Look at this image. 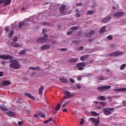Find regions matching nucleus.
I'll use <instances>...</instances> for the list:
<instances>
[{
    "label": "nucleus",
    "instance_id": "nucleus-21",
    "mask_svg": "<svg viewBox=\"0 0 126 126\" xmlns=\"http://www.w3.org/2000/svg\"><path fill=\"white\" fill-rule=\"evenodd\" d=\"M105 30H106V26H103L100 29L99 32V33L100 34H101V33H104Z\"/></svg>",
    "mask_w": 126,
    "mask_h": 126
},
{
    "label": "nucleus",
    "instance_id": "nucleus-44",
    "mask_svg": "<svg viewBox=\"0 0 126 126\" xmlns=\"http://www.w3.org/2000/svg\"><path fill=\"white\" fill-rule=\"evenodd\" d=\"M24 123L23 122H18V125L19 126H22V125H23Z\"/></svg>",
    "mask_w": 126,
    "mask_h": 126
},
{
    "label": "nucleus",
    "instance_id": "nucleus-5",
    "mask_svg": "<svg viewBox=\"0 0 126 126\" xmlns=\"http://www.w3.org/2000/svg\"><path fill=\"white\" fill-rule=\"evenodd\" d=\"M65 96L63 97V100L64 99H67L68 98H71V97H73L74 96V94H71L69 91H65Z\"/></svg>",
    "mask_w": 126,
    "mask_h": 126
},
{
    "label": "nucleus",
    "instance_id": "nucleus-31",
    "mask_svg": "<svg viewBox=\"0 0 126 126\" xmlns=\"http://www.w3.org/2000/svg\"><path fill=\"white\" fill-rule=\"evenodd\" d=\"M94 14V11L93 10H88L87 12V15H90L91 14Z\"/></svg>",
    "mask_w": 126,
    "mask_h": 126
},
{
    "label": "nucleus",
    "instance_id": "nucleus-53",
    "mask_svg": "<svg viewBox=\"0 0 126 126\" xmlns=\"http://www.w3.org/2000/svg\"><path fill=\"white\" fill-rule=\"evenodd\" d=\"M69 80L71 83H74V80L73 79H70Z\"/></svg>",
    "mask_w": 126,
    "mask_h": 126
},
{
    "label": "nucleus",
    "instance_id": "nucleus-6",
    "mask_svg": "<svg viewBox=\"0 0 126 126\" xmlns=\"http://www.w3.org/2000/svg\"><path fill=\"white\" fill-rule=\"evenodd\" d=\"M90 120L93 123V124H94V126H98V125L100 124V120H97L94 118H91Z\"/></svg>",
    "mask_w": 126,
    "mask_h": 126
},
{
    "label": "nucleus",
    "instance_id": "nucleus-20",
    "mask_svg": "<svg viewBox=\"0 0 126 126\" xmlns=\"http://www.w3.org/2000/svg\"><path fill=\"white\" fill-rule=\"evenodd\" d=\"M89 55H84L80 57V60H81V61H84V60H86L87 58H89Z\"/></svg>",
    "mask_w": 126,
    "mask_h": 126
},
{
    "label": "nucleus",
    "instance_id": "nucleus-62",
    "mask_svg": "<svg viewBox=\"0 0 126 126\" xmlns=\"http://www.w3.org/2000/svg\"><path fill=\"white\" fill-rule=\"evenodd\" d=\"M97 109H101L102 108L101 106H97Z\"/></svg>",
    "mask_w": 126,
    "mask_h": 126
},
{
    "label": "nucleus",
    "instance_id": "nucleus-54",
    "mask_svg": "<svg viewBox=\"0 0 126 126\" xmlns=\"http://www.w3.org/2000/svg\"><path fill=\"white\" fill-rule=\"evenodd\" d=\"M48 123H49V120H46L45 121H44L43 122V124H45V125H47V124H48Z\"/></svg>",
    "mask_w": 126,
    "mask_h": 126
},
{
    "label": "nucleus",
    "instance_id": "nucleus-46",
    "mask_svg": "<svg viewBox=\"0 0 126 126\" xmlns=\"http://www.w3.org/2000/svg\"><path fill=\"white\" fill-rule=\"evenodd\" d=\"M80 16H81V15H80L79 14V13H77L76 15H75V17H80Z\"/></svg>",
    "mask_w": 126,
    "mask_h": 126
},
{
    "label": "nucleus",
    "instance_id": "nucleus-15",
    "mask_svg": "<svg viewBox=\"0 0 126 126\" xmlns=\"http://www.w3.org/2000/svg\"><path fill=\"white\" fill-rule=\"evenodd\" d=\"M93 34H95V31L92 30L90 32V33L85 34V36L87 38H90V37H91Z\"/></svg>",
    "mask_w": 126,
    "mask_h": 126
},
{
    "label": "nucleus",
    "instance_id": "nucleus-9",
    "mask_svg": "<svg viewBox=\"0 0 126 126\" xmlns=\"http://www.w3.org/2000/svg\"><path fill=\"white\" fill-rule=\"evenodd\" d=\"M46 41H47V38H45L44 37H39L38 39H37L36 42H37V43L43 44L44 43H46Z\"/></svg>",
    "mask_w": 126,
    "mask_h": 126
},
{
    "label": "nucleus",
    "instance_id": "nucleus-12",
    "mask_svg": "<svg viewBox=\"0 0 126 126\" xmlns=\"http://www.w3.org/2000/svg\"><path fill=\"white\" fill-rule=\"evenodd\" d=\"M110 20H111V17L107 16L104 19H102L101 22H102V23H107V22H108V21H110Z\"/></svg>",
    "mask_w": 126,
    "mask_h": 126
},
{
    "label": "nucleus",
    "instance_id": "nucleus-56",
    "mask_svg": "<svg viewBox=\"0 0 126 126\" xmlns=\"http://www.w3.org/2000/svg\"><path fill=\"white\" fill-rule=\"evenodd\" d=\"M3 75V72H0V77H1Z\"/></svg>",
    "mask_w": 126,
    "mask_h": 126
},
{
    "label": "nucleus",
    "instance_id": "nucleus-52",
    "mask_svg": "<svg viewBox=\"0 0 126 126\" xmlns=\"http://www.w3.org/2000/svg\"><path fill=\"white\" fill-rule=\"evenodd\" d=\"M42 32H43V33H46V32H47V29H42Z\"/></svg>",
    "mask_w": 126,
    "mask_h": 126
},
{
    "label": "nucleus",
    "instance_id": "nucleus-32",
    "mask_svg": "<svg viewBox=\"0 0 126 126\" xmlns=\"http://www.w3.org/2000/svg\"><path fill=\"white\" fill-rule=\"evenodd\" d=\"M61 109V104H58L55 107V110L56 111H59Z\"/></svg>",
    "mask_w": 126,
    "mask_h": 126
},
{
    "label": "nucleus",
    "instance_id": "nucleus-63",
    "mask_svg": "<svg viewBox=\"0 0 126 126\" xmlns=\"http://www.w3.org/2000/svg\"><path fill=\"white\" fill-rule=\"evenodd\" d=\"M33 117H34L35 118H38V114H36L34 115H33Z\"/></svg>",
    "mask_w": 126,
    "mask_h": 126
},
{
    "label": "nucleus",
    "instance_id": "nucleus-58",
    "mask_svg": "<svg viewBox=\"0 0 126 126\" xmlns=\"http://www.w3.org/2000/svg\"><path fill=\"white\" fill-rule=\"evenodd\" d=\"M77 80H78V81H80V80H81V77L78 76L77 77Z\"/></svg>",
    "mask_w": 126,
    "mask_h": 126
},
{
    "label": "nucleus",
    "instance_id": "nucleus-39",
    "mask_svg": "<svg viewBox=\"0 0 126 126\" xmlns=\"http://www.w3.org/2000/svg\"><path fill=\"white\" fill-rule=\"evenodd\" d=\"M25 53V50H23L21 51L19 53V55H24Z\"/></svg>",
    "mask_w": 126,
    "mask_h": 126
},
{
    "label": "nucleus",
    "instance_id": "nucleus-23",
    "mask_svg": "<svg viewBox=\"0 0 126 126\" xmlns=\"http://www.w3.org/2000/svg\"><path fill=\"white\" fill-rule=\"evenodd\" d=\"M59 80L61 81V82H63V83H67V80L65 78H60Z\"/></svg>",
    "mask_w": 126,
    "mask_h": 126
},
{
    "label": "nucleus",
    "instance_id": "nucleus-51",
    "mask_svg": "<svg viewBox=\"0 0 126 126\" xmlns=\"http://www.w3.org/2000/svg\"><path fill=\"white\" fill-rule=\"evenodd\" d=\"M76 87H77V88H78V89H81V86H80V85H76Z\"/></svg>",
    "mask_w": 126,
    "mask_h": 126
},
{
    "label": "nucleus",
    "instance_id": "nucleus-18",
    "mask_svg": "<svg viewBox=\"0 0 126 126\" xmlns=\"http://www.w3.org/2000/svg\"><path fill=\"white\" fill-rule=\"evenodd\" d=\"M2 84L3 86H8V85L10 84V82L8 81H3L2 82Z\"/></svg>",
    "mask_w": 126,
    "mask_h": 126
},
{
    "label": "nucleus",
    "instance_id": "nucleus-38",
    "mask_svg": "<svg viewBox=\"0 0 126 126\" xmlns=\"http://www.w3.org/2000/svg\"><path fill=\"white\" fill-rule=\"evenodd\" d=\"M85 123L84 119L82 118L81 119V122H80V125H84Z\"/></svg>",
    "mask_w": 126,
    "mask_h": 126
},
{
    "label": "nucleus",
    "instance_id": "nucleus-64",
    "mask_svg": "<svg viewBox=\"0 0 126 126\" xmlns=\"http://www.w3.org/2000/svg\"><path fill=\"white\" fill-rule=\"evenodd\" d=\"M44 37H45V38H48V34H44Z\"/></svg>",
    "mask_w": 126,
    "mask_h": 126
},
{
    "label": "nucleus",
    "instance_id": "nucleus-30",
    "mask_svg": "<svg viewBox=\"0 0 126 126\" xmlns=\"http://www.w3.org/2000/svg\"><path fill=\"white\" fill-rule=\"evenodd\" d=\"M70 62H71V63H76V62H77V61H78V59L76 58V59H70Z\"/></svg>",
    "mask_w": 126,
    "mask_h": 126
},
{
    "label": "nucleus",
    "instance_id": "nucleus-59",
    "mask_svg": "<svg viewBox=\"0 0 126 126\" xmlns=\"http://www.w3.org/2000/svg\"><path fill=\"white\" fill-rule=\"evenodd\" d=\"M25 10V7H23L22 8H21V11H24Z\"/></svg>",
    "mask_w": 126,
    "mask_h": 126
},
{
    "label": "nucleus",
    "instance_id": "nucleus-40",
    "mask_svg": "<svg viewBox=\"0 0 126 126\" xmlns=\"http://www.w3.org/2000/svg\"><path fill=\"white\" fill-rule=\"evenodd\" d=\"M83 5V3L80 2V3H76V6H82Z\"/></svg>",
    "mask_w": 126,
    "mask_h": 126
},
{
    "label": "nucleus",
    "instance_id": "nucleus-17",
    "mask_svg": "<svg viewBox=\"0 0 126 126\" xmlns=\"http://www.w3.org/2000/svg\"><path fill=\"white\" fill-rule=\"evenodd\" d=\"M25 96H27V97H29V98H30L31 99H32L33 100H35V97L33 96V95H31L29 93H25L24 94Z\"/></svg>",
    "mask_w": 126,
    "mask_h": 126
},
{
    "label": "nucleus",
    "instance_id": "nucleus-45",
    "mask_svg": "<svg viewBox=\"0 0 126 126\" xmlns=\"http://www.w3.org/2000/svg\"><path fill=\"white\" fill-rule=\"evenodd\" d=\"M98 79L99 80H103L104 79V77L103 76H100L98 77Z\"/></svg>",
    "mask_w": 126,
    "mask_h": 126
},
{
    "label": "nucleus",
    "instance_id": "nucleus-57",
    "mask_svg": "<svg viewBox=\"0 0 126 126\" xmlns=\"http://www.w3.org/2000/svg\"><path fill=\"white\" fill-rule=\"evenodd\" d=\"M126 100H123V105H124L125 107H126Z\"/></svg>",
    "mask_w": 126,
    "mask_h": 126
},
{
    "label": "nucleus",
    "instance_id": "nucleus-33",
    "mask_svg": "<svg viewBox=\"0 0 126 126\" xmlns=\"http://www.w3.org/2000/svg\"><path fill=\"white\" fill-rule=\"evenodd\" d=\"M91 114H92V115H93L94 116H99V114L97 113V112H96L95 111H91Z\"/></svg>",
    "mask_w": 126,
    "mask_h": 126
},
{
    "label": "nucleus",
    "instance_id": "nucleus-13",
    "mask_svg": "<svg viewBox=\"0 0 126 126\" xmlns=\"http://www.w3.org/2000/svg\"><path fill=\"white\" fill-rule=\"evenodd\" d=\"M6 114L7 116H9V117H15L16 116V114H15V113L10 111L6 112Z\"/></svg>",
    "mask_w": 126,
    "mask_h": 126
},
{
    "label": "nucleus",
    "instance_id": "nucleus-61",
    "mask_svg": "<svg viewBox=\"0 0 126 126\" xmlns=\"http://www.w3.org/2000/svg\"><path fill=\"white\" fill-rule=\"evenodd\" d=\"M3 1H4V0H0V5L1 4V3H2V2H3Z\"/></svg>",
    "mask_w": 126,
    "mask_h": 126
},
{
    "label": "nucleus",
    "instance_id": "nucleus-11",
    "mask_svg": "<svg viewBox=\"0 0 126 126\" xmlns=\"http://www.w3.org/2000/svg\"><path fill=\"white\" fill-rule=\"evenodd\" d=\"M125 14V12H119L113 15L114 17H121V16H123Z\"/></svg>",
    "mask_w": 126,
    "mask_h": 126
},
{
    "label": "nucleus",
    "instance_id": "nucleus-10",
    "mask_svg": "<svg viewBox=\"0 0 126 126\" xmlns=\"http://www.w3.org/2000/svg\"><path fill=\"white\" fill-rule=\"evenodd\" d=\"M124 53L123 52H115L110 54V56L111 57H117V56H120L121 55H123Z\"/></svg>",
    "mask_w": 126,
    "mask_h": 126
},
{
    "label": "nucleus",
    "instance_id": "nucleus-26",
    "mask_svg": "<svg viewBox=\"0 0 126 126\" xmlns=\"http://www.w3.org/2000/svg\"><path fill=\"white\" fill-rule=\"evenodd\" d=\"M126 64L124 63L120 66L119 68H120V70H123L125 69V68L126 67Z\"/></svg>",
    "mask_w": 126,
    "mask_h": 126
},
{
    "label": "nucleus",
    "instance_id": "nucleus-19",
    "mask_svg": "<svg viewBox=\"0 0 126 126\" xmlns=\"http://www.w3.org/2000/svg\"><path fill=\"white\" fill-rule=\"evenodd\" d=\"M44 90V86H41L39 89V95H42L43 94V91Z\"/></svg>",
    "mask_w": 126,
    "mask_h": 126
},
{
    "label": "nucleus",
    "instance_id": "nucleus-14",
    "mask_svg": "<svg viewBox=\"0 0 126 126\" xmlns=\"http://www.w3.org/2000/svg\"><path fill=\"white\" fill-rule=\"evenodd\" d=\"M50 48H51V46L49 44H45L41 47V49L42 51H44V50H48Z\"/></svg>",
    "mask_w": 126,
    "mask_h": 126
},
{
    "label": "nucleus",
    "instance_id": "nucleus-50",
    "mask_svg": "<svg viewBox=\"0 0 126 126\" xmlns=\"http://www.w3.org/2000/svg\"><path fill=\"white\" fill-rule=\"evenodd\" d=\"M5 31H6V32H9V28H8V27H6V28H5Z\"/></svg>",
    "mask_w": 126,
    "mask_h": 126
},
{
    "label": "nucleus",
    "instance_id": "nucleus-55",
    "mask_svg": "<svg viewBox=\"0 0 126 126\" xmlns=\"http://www.w3.org/2000/svg\"><path fill=\"white\" fill-rule=\"evenodd\" d=\"M107 99H108V100H109L110 102H111V101H112V96L108 97Z\"/></svg>",
    "mask_w": 126,
    "mask_h": 126
},
{
    "label": "nucleus",
    "instance_id": "nucleus-49",
    "mask_svg": "<svg viewBox=\"0 0 126 126\" xmlns=\"http://www.w3.org/2000/svg\"><path fill=\"white\" fill-rule=\"evenodd\" d=\"M71 34H72V32H71V31L68 32H67V35H71Z\"/></svg>",
    "mask_w": 126,
    "mask_h": 126
},
{
    "label": "nucleus",
    "instance_id": "nucleus-22",
    "mask_svg": "<svg viewBox=\"0 0 126 126\" xmlns=\"http://www.w3.org/2000/svg\"><path fill=\"white\" fill-rule=\"evenodd\" d=\"M97 99H98V100H101V101H105V100H106V97L101 95L97 96Z\"/></svg>",
    "mask_w": 126,
    "mask_h": 126
},
{
    "label": "nucleus",
    "instance_id": "nucleus-2",
    "mask_svg": "<svg viewBox=\"0 0 126 126\" xmlns=\"http://www.w3.org/2000/svg\"><path fill=\"white\" fill-rule=\"evenodd\" d=\"M114 110H115V108H114L113 107H111V108L106 107L102 109V111L103 112L105 116H110V115L112 114V111Z\"/></svg>",
    "mask_w": 126,
    "mask_h": 126
},
{
    "label": "nucleus",
    "instance_id": "nucleus-29",
    "mask_svg": "<svg viewBox=\"0 0 126 126\" xmlns=\"http://www.w3.org/2000/svg\"><path fill=\"white\" fill-rule=\"evenodd\" d=\"M29 69H32L33 70H39V69H40V67H30Z\"/></svg>",
    "mask_w": 126,
    "mask_h": 126
},
{
    "label": "nucleus",
    "instance_id": "nucleus-48",
    "mask_svg": "<svg viewBox=\"0 0 126 126\" xmlns=\"http://www.w3.org/2000/svg\"><path fill=\"white\" fill-rule=\"evenodd\" d=\"M66 50H67L66 48H62L61 49V52H65V51Z\"/></svg>",
    "mask_w": 126,
    "mask_h": 126
},
{
    "label": "nucleus",
    "instance_id": "nucleus-37",
    "mask_svg": "<svg viewBox=\"0 0 126 126\" xmlns=\"http://www.w3.org/2000/svg\"><path fill=\"white\" fill-rule=\"evenodd\" d=\"M18 40V37H15L13 38V39H12V42H15L17 41Z\"/></svg>",
    "mask_w": 126,
    "mask_h": 126
},
{
    "label": "nucleus",
    "instance_id": "nucleus-47",
    "mask_svg": "<svg viewBox=\"0 0 126 126\" xmlns=\"http://www.w3.org/2000/svg\"><path fill=\"white\" fill-rule=\"evenodd\" d=\"M83 49H84V47H83L82 46H81L80 48H79V50L80 51H83Z\"/></svg>",
    "mask_w": 126,
    "mask_h": 126
},
{
    "label": "nucleus",
    "instance_id": "nucleus-7",
    "mask_svg": "<svg viewBox=\"0 0 126 126\" xmlns=\"http://www.w3.org/2000/svg\"><path fill=\"white\" fill-rule=\"evenodd\" d=\"M66 7V6L64 4H62L60 7V12L61 13V14H63V15H65V13L64 12V11L65 10V8Z\"/></svg>",
    "mask_w": 126,
    "mask_h": 126
},
{
    "label": "nucleus",
    "instance_id": "nucleus-36",
    "mask_svg": "<svg viewBox=\"0 0 126 126\" xmlns=\"http://www.w3.org/2000/svg\"><path fill=\"white\" fill-rule=\"evenodd\" d=\"M25 23L24 22H21L19 24V28H21L23 25H24Z\"/></svg>",
    "mask_w": 126,
    "mask_h": 126
},
{
    "label": "nucleus",
    "instance_id": "nucleus-8",
    "mask_svg": "<svg viewBox=\"0 0 126 126\" xmlns=\"http://www.w3.org/2000/svg\"><path fill=\"white\" fill-rule=\"evenodd\" d=\"M0 58L3 59L4 60H12V59H13V57H12V56H10V55H2L0 56Z\"/></svg>",
    "mask_w": 126,
    "mask_h": 126
},
{
    "label": "nucleus",
    "instance_id": "nucleus-42",
    "mask_svg": "<svg viewBox=\"0 0 126 126\" xmlns=\"http://www.w3.org/2000/svg\"><path fill=\"white\" fill-rule=\"evenodd\" d=\"M107 39L108 40H112L113 39V35H109L107 36Z\"/></svg>",
    "mask_w": 126,
    "mask_h": 126
},
{
    "label": "nucleus",
    "instance_id": "nucleus-1",
    "mask_svg": "<svg viewBox=\"0 0 126 126\" xmlns=\"http://www.w3.org/2000/svg\"><path fill=\"white\" fill-rule=\"evenodd\" d=\"M11 63L9 64V67L14 69H18L20 68V63L19 61L15 60H10Z\"/></svg>",
    "mask_w": 126,
    "mask_h": 126
},
{
    "label": "nucleus",
    "instance_id": "nucleus-43",
    "mask_svg": "<svg viewBox=\"0 0 126 126\" xmlns=\"http://www.w3.org/2000/svg\"><path fill=\"white\" fill-rule=\"evenodd\" d=\"M87 63V64L86 65H87V64H92L93 63V61H91V60H90L88 61V63L86 62Z\"/></svg>",
    "mask_w": 126,
    "mask_h": 126
},
{
    "label": "nucleus",
    "instance_id": "nucleus-4",
    "mask_svg": "<svg viewBox=\"0 0 126 126\" xmlns=\"http://www.w3.org/2000/svg\"><path fill=\"white\" fill-rule=\"evenodd\" d=\"M86 64H87V63H79L76 65V66L78 70H83L84 67L86 66Z\"/></svg>",
    "mask_w": 126,
    "mask_h": 126
},
{
    "label": "nucleus",
    "instance_id": "nucleus-25",
    "mask_svg": "<svg viewBox=\"0 0 126 126\" xmlns=\"http://www.w3.org/2000/svg\"><path fill=\"white\" fill-rule=\"evenodd\" d=\"M114 91H124L125 92H126V88H121V89H115Z\"/></svg>",
    "mask_w": 126,
    "mask_h": 126
},
{
    "label": "nucleus",
    "instance_id": "nucleus-41",
    "mask_svg": "<svg viewBox=\"0 0 126 126\" xmlns=\"http://www.w3.org/2000/svg\"><path fill=\"white\" fill-rule=\"evenodd\" d=\"M99 104L100 105H102V106H105V105H106V103L104 101H100L99 102Z\"/></svg>",
    "mask_w": 126,
    "mask_h": 126
},
{
    "label": "nucleus",
    "instance_id": "nucleus-60",
    "mask_svg": "<svg viewBox=\"0 0 126 126\" xmlns=\"http://www.w3.org/2000/svg\"><path fill=\"white\" fill-rule=\"evenodd\" d=\"M52 120H53V118L52 117H50L49 118V120H48V121L50 122H52Z\"/></svg>",
    "mask_w": 126,
    "mask_h": 126
},
{
    "label": "nucleus",
    "instance_id": "nucleus-35",
    "mask_svg": "<svg viewBox=\"0 0 126 126\" xmlns=\"http://www.w3.org/2000/svg\"><path fill=\"white\" fill-rule=\"evenodd\" d=\"M70 30H72L73 31H76L78 29L77 27H72L70 28Z\"/></svg>",
    "mask_w": 126,
    "mask_h": 126
},
{
    "label": "nucleus",
    "instance_id": "nucleus-28",
    "mask_svg": "<svg viewBox=\"0 0 126 126\" xmlns=\"http://www.w3.org/2000/svg\"><path fill=\"white\" fill-rule=\"evenodd\" d=\"M38 115H39V116L41 117V118H45L46 117V115H45V114H44V113H43V112H39Z\"/></svg>",
    "mask_w": 126,
    "mask_h": 126
},
{
    "label": "nucleus",
    "instance_id": "nucleus-34",
    "mask_svg": "<svg viewBox=\"0 0 126 126\" xmlns=\"http://www.w3.org/2000/svg\"><path fill=\"white\" fill-rule=\"evenodd\" d=\"M0 109L2 110V111H4L5 112H6V111H7V109L6 108H5V107L3 106H0Z\"/></svg>",
    "mask_w": 126,
    "mask_h": 126
},
{
    "label": "nucleus",
    "instance_id": "nucleus-3",
    "mask_svg": "<svg viewBox=\"0 0 126 126\" xmlns=\"http://www.w3.org/2000/svg\"><path fill=\"white\" fill-rule=\"evenodd\" d=\"M109 89H111V86H103L97 88V90L99 92H102V91H105V90H109Z\"/></svg>",
    "mask_w": 126,
    "mask_h": 126
},
{
    "label": "nucleus",
    "instance_id": "nucleus-24",
    "mask_svg": "<svg viewBox=\"0 0 126 126\" xmlns=\"http://www.w3.org/2000/svg\"><path fill=\"white\" fill-rule=\"evenodd\" d=\"M11 2V0H4V4L5 5L10 4Z\"/></svg>",
    "mask_w": 126,
    "mask_h": 126
},
{
    "label": "nucleus",
    "instance_id": "nucleus-27",
    "mask_svg": "<svg viewBox=\"0 0 126 126\" xmlns=\"http://www.w3.org/2000/svg\"><path fill=\"white\" fill-rule=\"evenodd\" d=\"M13 34H14V32L13 31H11L9 33V35H8V37L9 38H11V37L13 36Z\"/></svg>",
    "mask_w": 126,
    "mask_h": 126
},
{
    "label": "nucleus",
    "instance_id": "nucleus-16",
    "mask_svg": "<svg viewBox=\"0 0 126 126\" xmlns=\"http://www.w3.org/2000/svg\"><path fill=\"white\" fill-rule=\"evenodd\" d=\"M10 45L11 46H12V47H14V48H18L20 47V44H19V43H17L14 42H11Z\"/></svg>",
    "mask_w": 126,
    "mask_h": 126
}]
</instances>
